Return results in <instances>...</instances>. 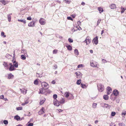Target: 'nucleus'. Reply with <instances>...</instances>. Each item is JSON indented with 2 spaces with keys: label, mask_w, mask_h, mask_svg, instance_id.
Returning <instances> with one entry per match:
<instances>
[{
  "label": "nucleus",
  "mask_w": 126,
  "mask_h": 126,
  "mask_svg": "<svg viewBox=\"0 0 126 126\" xmlns=\"http://www.w3.org/2000/svg\"><path fill=\"white\" fill-rule=\"evenodd\" d=\"M97 87L99 91L100 92H102L104 89V86L101 84H99L97 85Z\"/></svg>",
  "instance_id": "1"
},
{
  "label": "nucleus",
  "mask_w": 126,
  "mask_h": 126,
  "mask_svg": "<svg viewBox=\"0 0 126 126\" xmlns=\"http://www.w3.org/2000/svg\"><path fill=\"white\" fill-rule=\"evenodd\" d=\"M90 65L93 67H98V63L95 61H92L90 63Z\"/></svg>",
  "instance_id": "2"
},
{
  "label": "nucleus",
  "mask_w": 126,
  "mask_h": 126,
  "mask_svg": "<svg viewBox=\"0 0 126 126\" xmlns=\"http://www.w3.org/2000/svg\"><path fill=\"white\" fill-rule=\"evenodd\" d=\"M42 87V88L46 89H48L49 86L48 83L45 82H43L41 83Z\"/></svg>",
  "instance_id": "3"
},
{
  "label": "nucleus",
  "mask_w": 126,
  "mask_h": 126,
  "mask_svg": "<svg viewBox=\"0 0 126 126\" xmlns=\"http://www.w3.org/2000/svg\"><path fill=\"white\" fill-rule=\"evenodd\" d=\"M91 39L90 37L89 36H87L84 42L86 43V45H88L90 44L91 42Z\"/></svg>",
  "instance_id": "4"
},
{
  "label": "nucleus",
  "mask_w": 126,
  "mask_h": 126,
  "mask_svg": "<svg viewBox=\"0 0 126 126\" xmlns=\"http://www.w3.org/2000/svg\"><path fill=\"white\" fill-rule=\"evenodd\" d=\"M93 43L95 44V45L97 44L98 43V38L97 36H96L94 38L92 41Z\"/></svg>",
  "instance_id": "5"
},
{
  "label": "nucleus",
  "mask_w": 126,
  "mask_h": 126,
  "mask_svg": "<svg viewBox=\"0 0 126 126\" xmlns=\"http://www.w3.org/2000/svg\"><path fill=\"white\" fill-rule=\"evenodd\" d=\"M46 100V99L44 97H42L40 99V101L39 103V104L42 105L43 104Z\"/></svg>",
  "instance_id": "6"
},
{
  "label": "nucleus",
  "mask_w": 126,
  "mask_h": 126,
  "mask_svg": "<svg viewBox=\"0 0 126 126\" xmlns=\"http://www.w3.org/2000/svg\"><path fill=\"white\" fill-rule=\"evenodd\" d=\"M75 74H76L77 78H82V74L80 72H76L75 73Z\"/></svg>",
  "instance_id": "7"
},
{
  "label": "nucleus",
  "mask_w": 126,
  "mask_h": 126,
  "mask_svg": "<svg viewBox=\"0 0 126 126\" xmlns=\"http://www.w3.org/2000/svg\"><path fill=\"white\" fill-rule=\"evenodd\" d=\"M46 89L42 88H40V89L39 92V94H44L46 91Z\"/></svg>",
  "instance_id": "8"
},
{
  "label": "nucleus",
  "mask_w": 126,
  "mask_h": 126,
  "mask_svg": "<svg viewBox=\"0 0 126 126\" xmlns=\"http://www.w3.org/2000/svg\"><path fill=\"white\" fill-rule=\"evenodd\" d=\"M39 22L41 25L45 24L46 22L45 20L42 18H41L39 20Z\"/></svg>",
  "instance_id": "9"
},
{
  "label": "nucleus",
  "mask_w": 126,
  "mask_h": 126,
  "mask_svg": "<svg viewBox=\"0 0 126 126\" xmlns=\"http://www.w3.org/2000/svg\"><path fill=\"white\" fill-rule=\"evenodd\" d=\"M54 104L57 106H59L60 105V102L57 100L56 99L54 100Z\"/></svg>",
  "instance_id": "10"
},
{
  "label": "nucleus",
  "mask_w": 126,
  "mask_h": 126,
  "mask_svg": "<svg viewBox=\"0 0 126 126\" xmlns=\"http://www.w3.org/2000/svg\"><path fill=\"white\" fill-rule=\"evenodd\" d=\"M107 94L108 95L112 91V90L110 87L108 86L107 88Z\"/></svg>",
  "instance_id": "11"
},
{
  "label": "nucleus",
  "mask_w": 126,
  "mask_h": 126,
  "mask_svg": "<svg viewBox=\"0 0 126 126\" xmlns=\"http://www.w3.org/2000/svg\"><path fill=\"white\" fill-rule=\"evenodd\" d=\"M109 7L111 9H114L116 8V5L113 3L111 4Z\"/></svg>",
  "instance_id": "12"
},
{
  "label": "nucleus",
  "mask_w": 126,
  "mask_h": 126,
  "mask_svg": "<svg viewBox=\"0 0 126 126\" xmlns=\"http://www.w3.org/2000/svg\"><path fill=\"white\" fill-rule=\"evenodd\" d=\"M35 22L34 21H32L30 22L28 25V26L30 27H34L35 26Z\"/></svg>",
  "instance_id": "13"
},
{
  "label": "nucleus",
  "mask_w": 126,
  "mask_h": 126,
  "mask_svg": "<svg viewBox=\"0 0 126 126\" xmlns=\"http://www.w3.org/2000/svg\"><path fill=\"white\" fill-rule=\"evenodd\" d=\"M44 107H42L41 109L38 112L39 114L40 115L44 113Z\"/></svg>",
  "instance_id": "14"
},
{
  "label": "nucleus",
  "mask_w": 126,
  "mask_h": 126,
  "mask_svg": "<svg viewBox=\"0 0 126 126\" xmlns=\"http://www.w3.org/2000/svg\"><path fill=\"white\" fill-rule=\"evenodd\" d=\"M13 65L14 67L16 68L18 67V64L17 62H16V61H14L13 62Z\"/></svg>",
  "instance_id": "15"
},
{
  "label": "nucleus",
  "mask_w": 126,
  "mask_h": 126,
  "mask_svg": "<svg viewBox=\"0 0 126 126\" xmlns=\"http://www.w3.org/2000/svg\"><path fill=\"white\" fill-rule=\"evenodd\" d=\"M113 94L114 95L117 96L119 94V92L117 90H115L113 91Z\"/></svg>",
  "instance_id": "16"
},
{
  "label": "nucleus",
  "mask_w": 126,
  "mask_h": 126,
  "mask_svg": "<svg viewBox=\"0 0 126 126\" xmlns=\"http://www.w3.org/2000/svg\"><path fill=\"white\" fill-rule=\"evenodd\" d=\"M21 92L24 94H26L27 93V90L24 89H23L22 90L21 89H20Z\"/></svg>",
  "instance_id": "17"
},
{
  "label": "nucleus",
  "mask_w": 126,
  "mask_h": 126,
  "mask_svg": "<svg viewBox=\"0 0 126 126\" xmlns=\"http://www.w3.org/2000/svg\"><path fill=\"white\" fill-rule=\"evenodd\" d=\"M14 77V75L10 73L8 75V78L9 79H11L13 78Z\"/></svg>",
  "instance_id": "18"
},
{
  "label": "nucleus",
  "mask_w": 126,
  "mask_h": 126,
  "mask_svg": "<svg viewBox=\"0 0 126 126\" xmlns=\"http://www.w3.org/2000/svg\"><path fill=\"white\" fill-rule=\"evenodd\" d=\"M9 71H11L15 70V69L14 68V66L13 65H11L10 67L9 68Z\"/></svg>",
  "instance_id": "19"
},
{
  "label": "nucleus",
  "mask_w": 126,
  "mask_h": 126,
  "mask_svg": "<svg viewBox=\"0 0 126 126\" xmlns=\"http://www.w3.org/2000/svg\"><path fill=\"white\" fill-rule=\"evenodd\" d=\"M14 118L17 121H18L20 120V117L18 115H16L14 117Z\"/></svg>",
  "instance_id": "20"
},
{
  "label": "nucleus",
  "mask_w": 126,
  "mask_h": 126,
  "mask_svg": "<svg viewBox=\"0 0 126 126\" xmlns=\"http://www.w3.org/2000/svg\"><path fill=\"white\" fill-rule=\"evenodd\" d=\"M60 103L61 104H63L65 102V101L64 98H62L61 99L60 101Z\"/></svg>",
  "instance_id": "21"
},
{
  "label": "nucleus",
  "mask_w": 126,
  "mask_h": 126,
  "mask_svg": "<svg viewBox=\"0 0 126 126\" xmlns=\"http://www.w3.org/2000/svg\"><path fill=\"white\" fill-rule=\"evenodd\" d=\"M66 47H67V49L69 50H71L72 49V47L70 45L66 46Z\"/></svg>",
  "instance_id": "22"
},
{
  "label": "nucleus",
  "mask_w": 126,
  "mask_h": 126,
  "mask_svg": "<svg viewBox=\"0 0 126 126\" xmlns=\"http://www.w3.org/2000/svg\"><path fill=\"white\" fill-rule=\"evenodd\" d=\"M3 65L6 68H5L6 69H8V64L7 63L5 62H3Z\"/></svg>",
  "instance_id": "23"
},
{
  "label": "nucleus",
  "mask_w": 126,
  "mask_h": 126,
  "mask_svg": "<svg viewBox=\"0 0 126 126\" xmlns=\"http://www.w3.org/2000/svg\"><path fill=\"white\" fill-rule=\"evenodd\" d=\"M97 9L99 11V12L100 13H101L103 11V9L100 7H98Z\"/></svg>",
  "instance_id": "24"
},
{
  "label": "nucleus",
  "mask_w": 126,
  "mask_h": 126,
  "mask_svg": "<svg viewBox=\"0 0 126 126\" xmlns=\"http://www.w3.org/2000/svg\"><path fill=\"white\" fill-rule=\"evenodd\" d=\"M12 15V14H9L7 15V18L8 21L9 22L10 21L11 19V15Z\"/></svg>",
  "instance_id": "25"
},
{
  "label": "nucleus",
  "mask_w": 126,
  "mask_h": 126,
  "mask_svg": "<svg viewBox=\"0 0 126 126\" xmlns=\"http://www.w3.org/2000/svg\"><path fill=\"white\" fill-rule=\"evenodd\" d=\"M103 98L105 100H108L109 99V96L106 95H104L103 96Z\"/></svg>",
  "instance_id": "26"
},
{
  "label": "nucleus",
  "mask_w": 126,
  "mask_h": 126,
  "mask_svg": "<svg viewBox=\"0 0 126 126\" xmlns=\"http://www.w3.org/2000/svg\"><path fill=\"white\" fill-rule=\"evenodd\" d=\"M74 53L76 55H79V52L78 50L77 49H75L74 51Z\"/></svg>",
  "instance_id": "27"
},
{
  "label": "nucleus",
  "mask_w": 126,
  "mask_h": 126,
  "mask_svg": "<svg viewBox=\"0 0 126 126\" xmlns=\"http://www.w3.org/2000/svg\"><path fill=\"white\" fill-rule=\"evenodd\" d=\"M121 13H124L125 11L126 10V8H124L122 7H121Z\"/></svg>",
  "instance_id": "28"
},
{
  "label": "nucleus",
  "mask_w": 126,
  "mask_h": 126,
  "mask_svg": "<svg viewBox=\"0 0 126 126\" xmlns=\"http://www.w3.org/2000/svg\"><path fill=\"white\" fill-rule=\"evenodd\" d=\"M70 94L69 93V92H66L65 93V97L67 98L68 97V96Z\"/></svg>",
  "instance_id": "29"
},
{
  "label": "nucleus",
  "mask_w": 126,
  "mask_h": 126,
  "mask_svg": "<svg viewBox=\"0 0 126 126\" xmlns=\"http://www.w3.org/2000/svg\"><path fill=\"white\" fill-rule=\"evenodd\" d=\"M18 21L19 22H23L24 24H25L26 23V20H21V19H18Z\"/></svg>",
  "instance_id": "30"
},
{
  "label": "nucleus",
  "mask_w": 126,
  "mask_h": 126,
  "mask_svg": "<svg viewBox=\"0 0 126 126\" xmlns=\"http://www.w3.org/2000/svg\"><path fill=\"white\" fill-rule=\"evenodd\" d=\"M81 82V80L80 79H79L77 80V81L76 83L77 84L79 85Z\"/></svg>",
  "instance_id": "31"
},
{
  "label": "nucleus",
  "mask_w": 126,
  "mask_h": 126,
  "mask_svg": "<svg viewBox=\"0 0 126 126\" xmlns=\"http://www.w3.org/2000/svg\"><path fill=\"white\" fill-rule=\"evenodd\" d=\"M21 59L23 60H25L26 59V57L23 55H21Z\"/></svg>",
  "instance_id": "32"
},
{
  "label": "nucleus",
  "mask_w": 126,
  "mask_h": 126,
  "mask_svg": "<svg viewBox=\"0 0 126 126\" xmlns=\"http://www.w3.org/2000/svg\"><path fill=\"white\" fill-rule=\"evenodd\" d=\"M81 86L82 88H85L87 87V86L86 85L84 84H83L82 83H81Z\"/></svg>",
  "instance_id": "33"
},
{
  "label": "nucleus",
  "mask_w": 126,
  "mask_h": 126,
  "mask_svg": "<svg viewBox=\"0 0 126 126\" xmlns=\"http://www.w3.org/2000/svg\"><path fill=\"white\" fill-rule=\"evenodd\" d=\"M0 1L4 5H5L6 4V1L4 0H0Z\"/></svg>",
  "instance_id": "34"
},
{
  "label": "nucleus",
  "mask_w": 126,
  "mask_h": 126,
  "mask_svg": "<svg viewBox=\"0 0 126 126\" xmlns=\"http://www.w3.org/2000/svg\"><path fill=\"white\" fill-rule=\"evenodd\" d=\"M34 83L35 85H38V81L37 79H36L34 81Z\"/></svg>",
  "instance_id": "35"
},
{
  "label": "nucleus",
  "mask_w": 126,
  "mask_h": 126,
  "mask_svg": "<svg viewBox=\"0 0 126 126\" xmlns=\"http://www.w3.org/2000/svg\"><path fill=\"white\" fill-rule=\"evenodd\" d=\"M4 34V33L3 32H1V36H3V37H6V35H5Z\"/></svg>",
  "instance_id": "36"
},
{
  "label": "nucleus",
  "mask_w": 126,
  "mask_h": 126,
  "mask_svg": "<svg viewBox=\"0 0 126 126\" xmlns=\"http://www.w3.org/2000/svg\"><path fill=\"white\" fill-rule=\"evenodd\" d=\"M97 104L96 103H93V107L94 108H96V107Z\"/></svg>",
  "instance_id": "37"
},
{
  "label": "nucleus",
  "mask_w": 126,
  "mask_h": 126,
  "mask_svg": "<svg viewBox=\"0 0 126 126\" xmlns=\"http://www.w3.org/2000/svg\"><path fill=\"white\" fill-rule=\"evenodd\" d=\"M16 110H22V107H18L16 108Z\"/></svg>",
  "instance_id": "38"
},
{
  "label": "nucleus",
  "mask_w": 126,
  "mask_h": 126,
  "mask_svg": "<svg viewBox=\"0 0 126 126\" xmlns=\"http://www.w3.org/2000/svg\"><path fill=\"white\" fill-rule=\"evenodd\" d=\"M3 123L5 125H7L8 123V122L7 120H4L3 121Z\"/></svg>",
  "instance_id": "39"
},
{
  "label": "nucleus",
  "mask_w": 126,
  "mask_h": 126,
  "mask_svg": "<svg viewBox=\"0 0 126 126\" xmlns=\"http://www.w3.org/2000/svg\"><path fill=\"white\" fill-rule=\"evenodd\" d=\"M116 113L114 112H112L111 114V116H114L115 114H116Z\"/></svg>",
  "instance_id": "40"
},
{
  "label": "nucleus",
  "mask_w": 126,
  "mask_h": 126,
  "mask_svg": "<svg viewBox=\"0 0 126 126\" xmlns=\"http://www.w3.org/2000/svg\"><path fill=\"white\" fill-rule=\"evenodd\" d=\"M65 1L67 3L69 4L71 2L70 0H65Z\"/></svg>",
  "instance_id": "41"
},
{
  "label": "nucleus",
  "mask_w": 126,
  "mask_h": 126,
  "mask_svg": "<svg viewBox=\"0 0 126 126\" xmlns=\"http://www.w3.org/2000/svg\"><path fill=\"white\" fill-rule=\"evenodd\" d=\"M57 50L54 49L53 51V54H56L57 53Z\"/></svg>",
  "instance_id": "42"
},
{
  "label": "nucleus",
  "mask_w": 126,
  "mask_h": 126,
  "mask_svg": "<svg viewBox=\"0 0 126 126\" xmlns=\"http://www.w3.org/2000/svg\"><path fill=\"white\" fill-rule=\"evenodd\" d=\"M53 97L54 99H56L57 98V95L56 94H54L53 95Z\"/></svg>",
  "instance_id": "43"
},
{
  "label": "nucleus",
  "mask_w": 126,
  "mask_h": 126,
  "mask_svg": "<svg viewBox=\"0 0 126 126\" xmlns=\"http://www.w3.org/2000/svg\"><path fill=\"white\" fill-rule=\"evenodd\" d=\"M68 41L70 43H72L73 42V40L70 38H69L68 39Z\"/></svg>",
  "instance_id": "44"
},
{
  "label": "nucleus",
  "mask_w": 126,
  "mask_h": 126,
  "mask_svg": "<svg viewBox=\"0 0 126 126\" xmlns=\"http://www.w3.org/2000/svg\"><path fill=\"white\" fill-rule=\"evenodd\" d=\"M101 21V20L100 19H99L98 21H97V25H98H98L100 23V22Z\"/></svg>",
  "instance_id": "45"
},
{
  "label": "nucleus",
  "mask_w": 126,
  "mask_h": 126,
  "mask_svg": "<svg viewBox=\"0 0 126 126\" xmlns=\"http://www.w3.org/2000/svg\"><path fill=\"white\" fill-rule=\"evenodd\" d=\"M77 24L78 25H81V22L80 21H79L77 22Z\"/></svg>",
  "instance_id": "46"
},
{
  "label": "nucleus",
  "mask_w": 126,
  "mask_h": 126,
  "mask_svg": "<svg viewBox=\"0 0 126 126\" xmlns=\"http://www.w3.org/2000/svg\"><path fill=\"white\" fill-rule=\"evenodd\" d=\"M32 18L31 16H30L27 18V19L28 20H31Z\"/></svg>",
  "instance_id": "47"
},
{
  "label": "nucleus",
  "mask_w": 126,
  "mask_h": 126,
  "mask_svg": "<svg viewBox=\"0 0 126 126\" xmlns=\"http://www.w3.org/2000/svg\"><path fill=\"white\" fill-rule=\"evenodd\" d=\"M67 19L68 20H71L72 21L73 20V19L71 18V17L69 16L67 18Z\"/></svg>",
  "instance_id": "48"
},
{
  "label": "nucleus",
  "mask_w": 126,
  "mask_h": 126,
  "mask_svg": "<svg viewBox=\"0 0 126 126\" xmlns=\"http://www.w3.org/2000/svg\"><path fill=\"white\" fill-rule=\"evenodd\" d=\"M83 66V65L82 64H79L78 65V68L82 67Z\"/></svg>",
  "instance_id": "49"
},
{
  "label": "nucleus",
  "mask_w": 126,
  "mask_h": 126,
  "mask_svg": "<svg viewBox=\"0 0 126 126\" xmlns=\"http://www.w3.org/2000/svg\"><path fill=\"white\" fill-rule=\"evenodd\" d=\"M126 114V111H125L123 112L122 113V115H125Z\"/></svg>",
  "instance_id": "50"
},
{
  "label": "nucleus",
  "mask_w": 126,
  "mask_h": 126,
  "mask_svg": "<svg viewBox=\"0 0 126 126\" xmlns=\"http://www.w3.org/2000/svg\"><path fill=\"white\" fill-rule=\"evenodd\" d=\"M4 98V96L3 95H1L0 96V99H3Z\"/></svg>",
  "instance_id": "51"
},
{
  "label": "nucleus",
  "mask_w": 126,
  "mask_h": 126,
  "mask_svg": "<svg viewBox=\"0 0 126 126\" xmlns=\"http://www.w3.org/2000/svg\"><path fill=\"white\" fill-rule=\"evenodd\" d=\"M56 83V81L55 80H53L52 82H51V83L52 84H55Z\"/></svg>",
  "instance_id": "52"
},
{
  "label": "nucleus",
  "mask_w": 126,
  "mask_h": 126,
  "mask_svg": "<svg viewBox=\"0 0 126 126\" xmlns=\"http://www.w3.org/2000/svg\"><path fill=\"white\" fill-rule=\"evenodd\" d=\"M33 124L32 123H30L28 125V126H32Z\"/></svg>",
  "instance_id": "53"
},
{
  "label": "nucleus",
  "mask_w": 126,
  "mask_h": 126,
  "mask_svg": "<svg viewBox=\"0 0 126 126\" xmlns=\"http://www.w3.org/2000/svg\"><path fill=\"white\" fill-rule=\"evenodd\" d=\"M102 61L104 63L107 62L106 60L104 59H102Z\"/></svg>",
  "instance_id": "54"
},
{
  "label": "nucleus",
  "mask_w": 126,
  "mask_h": 126,
  "mask_svg": "<svg viewBox=\"0 0 126 126\" xmlns=\"http://www.w3.org/2000/svg\"><path fill=\"white\" fill-rule=\"evenodd\" d=\"M115 125L114 124L111 123L110 124V126H115Z\"/></svg>",
  "instance_id": "55"
},
{
  "label": "nucleus",
  "mask_w": 126,
  "mask_h": 126,
  "mask_svg": "<svg viewBox=\"0 0 126 126\" xmlns=\"http://www.w3.org/2000/svg\"><path fill=\"white\" fill-rule=\"evenodd\" d=\"M81 4L83 6L84 5H85V3L84 2H82L81 3Z\"/></svg>",
  "instance_id": "56"
},
{
  "label": "nucleus",
  "mask_w": 126,
  "mask_h": 126,
  "mask_svg": "<svg viewBox=\"0 0 126 126\" xmlns=\"http://www.w3.org/2000/svg\"><path fill=\"white\" fill-rule=\"evenodd\" d=\"M58 111L59 112H62L63 110L61 109H59L58 110Z\"/></svg>",
  "instance_id": "57"
},
{
  "label": "nucleus",
  "mask_w": 126,
  "mask_h": 126,
  "mask_svg": "<svg viewBox=\"0 0 126 126\" xmlns=\"http://www.w3.org/2000/svg\"><path fill=\"white\" fill-rule=\"evenodd\" d=\"M3 99L5 101L8 100L7 99V98H4Z\"/></svg>",
  "instance_id": "58"
},
{
  "label": "nucleus",
  "mask_w": 126,
  "mask_h": 126,
  "mask_svg": "<svg viewBox=\"0 0 126 126\" xmlns=\"http://www.w3.org/2000/svg\"><path fill=\"white\" fill-rule=\"evenodd\" d=\"M90 53H92L93 52V51L92 50H90Z\"/></svg>",
  "instance_id": "59"
},
{
  "label": "nucleus",
  "mask_w": 126,
  "mask_h": 126,
  "mask_svg": "<svg viewBox=\"0 0 126 126\" xmlns=\"http://www.w3.org/2000/svg\"><path fill=\"white\" fill-rule=\"evenodd\" d=\"M28 103V102H26L24 103H23L22 104V105H25V104H26Z\"/></svg>",
  "instance_id": "60"
},
{
  "label": "nucleus",
  "mask_w": 126,
  "mask_h": 126,
  "mask_svg": "<svg viewBox=\"0 0 126 126\" xmlns=\"http://www.w3.org/2000/svg\"><path fill=\"white\" fill-rule=\"evenodd\" d=\"M98 122V120H96L95 121L94 123L95 124H96Z\"/></svg>",
  "instance_id": "61"
},
{
  "label": "nucleus",
  "mask_w": 126,
  "mask_h": 126,
  "mask_svg": "<svg viewBox=\"0 0 126 126\" xmlns=\"http://www.w3.org/2000/svg\"><path fill=\"white\" fill-rule=\"evenodd\" d=\"M104 32V30H102L101 31V35H102V34Z\"/></svg>",
  "instance_id": "62"
},
{
  "label": "nucleus",
  "mask_w": 126,
  "mask_h": 126,
  "mask_svg": "<svg viewBox=\"0 0 126 126\" xmlns=\"http://www.w3.org/2000/svg\"><path fill=\"white\" fill-rule=\"evenodd\" d=\"M9 65H10V66L11 65H13L11 63H10L9 64Z\"/></svg>",
  "instance_id": "63"
},
{
  "label": "nucleus",
  "mask_w": 126,
  "mask_h": 126,
  "mask_svg": "<svg viewBox=\"0 0 126 126\" xmlns=\"http://www.w3.org/2000/svg\"><path fill=\"white\" fill-rule=\"evenodd\" d=\"M16 126H22L20 125H17Z\"/></svg>",
  "instance_id": "64"
}]
</instances>
